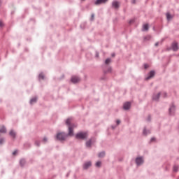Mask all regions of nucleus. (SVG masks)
<instances>
[{"label": "nucleus", "instance_id": "f257e3e1", "mask_svg": "<svg viewBox=\"0 0 179 179\" xmlns=\"http://www.w3.org/2000/svg\"><path fill=\"white\" fill-rule=\"evenodd\" d=\"M73 119L72 117H69L66 120V124L69 128L68 135L65 134V133H57V138L61 141H64L67 136H73V128L76 127V124H73L72 123Z\"/></svg>", "mask_w": 179, "mask_h": 179}, {"label": "nucleus", "instance_id": "f03ea898", "mask_svg": "<svg viewBox=\"0 0 179 179\" xmlns=\"http://www.w3.org/2000/svg\"><path fill=\"white\" fill-rule=\"evenodd\" d=\"M87 137V133H78L76 136L77 139H85Z\"/></svg>", "mask_w": 179, "mask_h": 179}, {"label": "nucleus", "instance_id": "7ed1b4c3", "mask_svg": "<svg viewBox=\"0 0 179 179\" xmlns=\"http://www.w3.org/2000/svg\"><path fill=\"white\" fill-rule=\"evenodd\" d=\"M80 80V78L79 77H76V76H73V77L71 79V83H78Z\"/></svg>", "mask_w": 179, "mask_h": 179}, {"label": "nucleus", "instance_id": "20e7f679", "mask_svg": "<svg viewBox=\"0 0 179 179\" xmlns=\"http://www.w3.org/2000/svg\"><path fill=\"white\" fill-rule=\"evenodd\" d=\"M108 0H96L95 2V5L99 6L101 4L106 3Z\"/></svg>", "mask_w": 179, "mask_h": 179}, {"label": "nucleus", "instance_id": "39448f33", "mask_svg": "<svg viewBox=\"0 0 179 179\" xmlns=\"http://www.w3.org/2000/svg\"><path fill=\"white\" fill-rule=\"evenodd\" d=\"M112 6L114 8L117 9L120 7V3L117 1H114Z\"/></svg>", "mask_w": 179, "mask_h": 179}, {"label": "nucleus", "instance_id": "423d86ee", "mask_svg": "<svg viewBox=\"0 0 179 179\" xmlns=\"http://www.w3.org/2000/svg\"><path fill=\"white\" fill-rule=\"evenodd\" d=\"M172 48L173 51L175 52L178 51V50L179 49L178 43L174 42L172 45Z\"/></svg>", "mask_w": 179, "mask_h": 179}, {"label": "nucleus", "instance_id": "0eeeda50", "mask_svg": "<svg viewBox=\"0 0 179 179\" xmlns=\"http://www.w3.org/2000/svg\"><path fill=\"white\" fill-rule=\"evenodd\" d=\"M131 107V103L130 102H125L124 103V110H129Z\"/></svg>", "mask_w": 179, "mask_h": 179}, {"label": "nucleus", "instance_id": "6e6552de", "mask_svg": "<svg viewBox=\"0 0 179 179\" xmlns=\"http://www.w3.org/2000/svg\"><path fill=\"white\" fill-rule=\"evenodd\" d=\"M136 163L138 166H139L143 163V159L141 157H138L136 159Z\"/></svg>", "mask_w": 179, "mask_h": 179}, {"label": "nucleus", "instance_id": "1a4fd4ad", "mask_svg": "<svg viewBox=\"0 0 179 179\" xmlns=\"http://www.w3.org/2000/svg\"><path fill=\"white\" fill-rule=\"evenodd\" d=\"M155 75V71H150V73H149L148 77H147L146 80H148L150 79H151L152 78H153Z\"/></svg>", "mask_w": 179, "mask_h": 179}, {"label": "nucleus", "instance_id": "9d476101", "mask_svg": "<svg viewBox=\"0 0 179 179\" xmlns=\"http://www.w3.org/2000/svg\"><path fill=\"white\" fill-rule=\"evenodd\" d=\"M9 135L13 138H15L16 136V133L15 131H14V130H10V131H9Z\"/></svg>", "mask_w": 179, "mask_h": 179}, {"label": "nucleus", "instance_id": "9b49d317", "mask_svg": "<svg viewBox=\"0 0 179 179\" xmlns=\"http://www.w3.org/2000/svg\"><path fill=\"white\" fill-rule=\"evenodd\" d=\"M0 133L1 134L6 133V127H4V126H0Z\"/></svg>", "mask_w": 179, "mask_h": 179}, {"label": "nucleus", "instance_id": "f8f14e48", "mask_svg": "<svg viewBox=\"0 0 179 179\" xmlns=\"http://www.w3.org/2000/svg\"><path fill=\"white\" fill-rule=\"evenodd\" d=\"M91 165H92V164H91L90 162H87V163H85V164H84L83 168H84L85 169H87L90 166H91Z\"/></svg>", "mask_w": 179, "mask_h": 179}, {"label": "nucleus", "instance_id": "ddd939ff", "mask_svg": "<svg viewBox=\"0 0 179 179\" xmlns=\"http://www.w3.org/2000/svg\"><path fill=\"white\" fill-rule=\"evenodd\" d=\"M149 25L148 24H144L143 26V31H148Z\"/></svg>", "mask_w": 179, "mask_h": 179}, {"label": "nucleus", "instance_id": "4468645a", "mask_svg": "<svg viewBox=\"0 0 179 179\" xmlns=\"http://www.w3.org/2000/svg\"><path fill=\"white\" fill-rule=\"evenodd\" d=\"M166 17L168 20H170L173 18V16L169 13H167Z\"/></svg>", "mask_w": 179, "mask_h": 179}, {"label": "nucleus", "instance_id": "2eb2a0df", "mask_svg": "<svg viewBox=\"0 0 179 179\" xmlns=\"http://www.w3.org/2000/svg\"><path fill=\"white\" fill-rule=\"evenodd\" d=\"M159 96H160V93L159 94H157V95H154L153 96V99L154 100H158L159 99Z\"/></svg>", "mask_w": 179, "mask_h": 179}, {"label": "nucleus", "instance_id": "dca6fc26", "mask_svg": "<svg viewBox=\"0 0 179 179\" xmlns=\"http://www.w3.org/2000/svg\"><path fill=\"white\" fill-rule=\"evenodd\" d=\"M178 169H179V166L178 165H174V166H173V171L174 172H178Z\"/></svg>", "mask_w": 179, "mask_h": 179}, {"label": "nucleus", "instance_id": "f3484780", "mask_svg": "<svg viewBox=\"0 0 179 179\" xmlns=\"http://www.w3.org/2000/svg\"><path fill=\"white\" fill-rule=\"evenodd\" d=\"M37 100V98H32V99H31L30 101V103L33 104L34 103H36Z\"/></svg>", "mask_w": 179, "mask_h": 179}, {"label": "nucleus", "instance_id": "a211bd4d", "mask_svg": "<svg viewBox=\"0 0 179 179\" xmlns=\"http://www.w3.org/2000/svg\"><path fill=\"white\" fill-rule=\"evenodd\" d=\"M91 144H92V141H91V140H90V141H87V142L86 143V146H87V148H90V147L91 146Z\"/></svg>", "mask_w": 179, "mask_h": 179}, {"label": "nucleus", "instance_id": "6ab92c4d", "mask_svg": "<svg viewBox=\"0 0 179 179\" xmlns=\"http://www.w3.org/2000/svg\"><path fill=\"white\" fill-rule=\"evenodd\" d=\"M105 156V153L103 152L99 154V157L102 158Z\"/></svg>", "mask_w": 179, "mask_h": 179}, {"label": "nucleus", "instance_id": "aec40b11", "mask_svg": "<svg viewBox=\"0 0 179 179\" xmlns=\"http://www.w3.org/2000/svg\"><path fill=\"white\" fill-rule=\"evenodd\" d=\"M110 62V58L106 59L105 62L106 64H108Z\"/></svg>", "mask_w": 179, "mask_h": 179}, {"label": "nucleus", "instance_id": "412c9836", "mask_svg": "<svg viewBox=\"0 0 179 179\" xmlns=\"http://www.w3.org/2000/svg\"><path fill=\"white\" fill-rule=\"evenodd\" d=\"M20 163V165L22 166L25 164V161L24 159H22Z\"/></svg>", "mask_w": 179, "mask_h": 179}, {"label": "nucleus", "instance_id": "4be33fe9", "mask_svg": "<svg viewBox=\"0 0 179 179\" xmlns=\"http://www.w3.org/2000/svg\"><path fill=\"white\" fill-rule=\"evenodd\" d=\"M101 165V162H96V167H100Z\"/></svg>", "mask_w": 179, "mask_h": 179}, {"label": "nucleus", "instance_id": "5701e85b", "mask_svg": "<svg viewBox=\"0 0 179 179\" xmlns=\"http://www.w3.org/2000/svg\"><path fill=\"white\" fill-rule=\"evenodd\" d=\"M39 78H40V79H44V76H43V74H40V75H39Z\"/></svg>", "mask_w": 179, "mask_h": 179}, {"label": "nucleus", "instance_id": "b1692460", "mask_svg": "<svg viewBox=\"0 0 179 179\" xmlns=\"http://www.w3.org/2000/svg\"><path fill=\"white\" fill-rule=\"evenodd\" d=\"M151 38V36H147L145 39V40H150Z\"/></svg>", "mask_w": 179, "mask_h": 179}, {"label": "nucleus", "instance_id": "393cba45", "mask_svg": "<svg viewBox=\"0 0 179 179\" xmlns=\"http://www.w3.org/2000/svg\"><path fill=\"white\" fill-rule=\"evenodd\" d=\"M17 150H15V151H14V152H13V156H15V155H17Z\"/></svg>", "mask_w": 179, "mask_h": 179}, {"label": "nucleus", "instance_id": "a878e982", "mask_svg": "<svg viewBox=\"0 0 179 179\" xmlns=\"http://www.w3.org/2000/svg\"><path fill=\"white\" fill-rule=\"evenodd\" d=\"M0 27H3V23L2 22V21H0Z\"/></svg>", "mask_w": 179, "mask_h": 179}, {"label": "nucleus", "instance_id": "bb28decb", "mask_svg": "<svg viewBox=\"0 0 179 179\" xmlns=\"http://www.w3.org/2000/svg\"><path fill=\"white\" fill-rule=\"evenodd\" d=\"M144 66L145 69H147L149 67L148 64H145Z\"/></svg>", "mask_w": 179, "mask_h": 179}, {"label": "nucleus", "instance_id": "cd10ccee", "mask_svg": "<svg viewBox=\"0 0 179 179\" xmlns=\"http://www.w3.org/2000/svg\"><path fill=\"white\" fill-rule=\"evenodd\" d=\"M143 134H144V135H147L145 129H144V130H143Z\"/></svg>", "mask_w": 179, "mask_h": 179}, {"label": "nucleus", "instance_id": "c85d7f7f", "mask_svg": "<svg viewBox=\"0 0 179 179\" xmlns=\"http://www.w3.org/2000/svg\"><path fill=\"white\" fill-rule=\"evenodd\" d=\"M120 124V120H117V124L119 125Z\"/></svg>", "mask_w": 179, "mask_h": 179}, {"label": "nucleus", "instance_id": "c756f323", "mask_svg": "<svg viewBox=\"0 0 179 179\" xmlns=\"http://www.w3.org/2000/svg\"><path fill=\"white\" fill-rule=\"evenodd\" d=\"M94 14H92V20H94Z\"/></svg>", "mask_w": 179, "mask_h": 179}, {"label": "nucleus", "instance_id": "7c9ffc66", "mask_svg": "<svg viewBox=\"0 0 179 179\" xmlns=\"http://www.w3.org/2000/svg\"><path fill=\"white\" fill-rule=\"evenodd\" d=\"M3 142V139H0V144H2V143Z\"/></svg>", "mask_w": 179, "mask_h": 179}, {"label": "nucleus", "instance_id": "2f4dec72", "mask_svg": "<svg viewBox=\"0 0 179 179\" xmlns=\"http://www.w3.org/2000/svg\"><path fill=\"white\" fill-rule=\"evenodd\" d=\"M158 45H159V42H157V43H155V46L157 47Z\"/></svg>", "mask_w": 179, "mask_h": 179}, {"label": "nucleus", "instance_id": "473e14b6", "mask_svg": "<svg viewBox=\"0 0 179 179\" xmlns=\"http://www.w3.org/2000/svg\"><path fill=\"white\" fill-rule=\"evenodd\" d=\"M163 95H164V97H166V92H164V93H163Z\"/></svg>", "mask_w": 179, "mask_h": 179}, {"label": "nucleus", "instance_id": "72a5a7b5", "mask_svg": "<svg viewBox=\"0 0 179 179\" xmlns=\"http://www.w3.org/2000/svg\"><path fill=\"white\" fill-rule=\"evenodd\" d=\"M154 141H155V138H152L151 139V142H153Z\"/></svg>", "mask_w": 179, "mask_h": 179}, {"label": "nucleus", "instance_id": "f704fd0d", "mask_svg": "<svg viewBox=\"0 0 179 179\" xmlns=\"http://www.w3.org/2000/svg\"><path fill=\"white\" fill-rule=\"evenodd\" d=\"M43 141H44V142H46V141H47V138H43Z\"/></svg>", "mask_w": 179, "mask_h": 179}, {"label": "nucleus", "instance_id": "c9c22d12", "mask_svg": "<svg viewBox=\"0 0 179 179\" xmlns=\"http://www.w3.org/2000/svg\"><path fill=\"white\" fill-rule=\"evenodd\" d=\"M132 3H136V0H133Z\"/></svg>", "mask_w": 179, "mask_h": 179}, {"label": "nucleus", "instance_id": "e433bc0d", "mask_svg": "<svg viewBox=\"0 0 179 179\" xmlns=\"http://www.w3.org/2000/svg\"><path fill=\"white\" fill-rule=\"evenodd\" d=\"M37 146H39V144L38 143V142L36 143Z\"/></svg>", "mask_w": 179, "mask_h": 179}, {"label": "nucleus", "instance_id": "4c0bfd02", "mask_svg": "<svg viewBox=\"0 0 179 179\" xmlns=\"http://www.w3.org/2000/svg\"><path fill=\"white\" fill-rule=\"evenodd\" d=\"M112 57H115V54H112Z\"/></svg>", "mask_w": 179, "mask_h": 179}, {"label": "nucleus", "instance_id": "58836bf2", "mask_svg": "<svg viewBox=\"0 0 179 179\" xmlns=\"http://www.w3.org/2000/svg\"><path fill=\"white\" fill-rule=\"evenodd\" d=\"M98 56H99V54H98V53H96V57H98Z\"/></svg>", "mask_w": 179, "mask_h": 179}, {"label": "nucleus", "instance_id": "ea45409f", "mask_svg": "<svg viewBox=\"0 0 179 179\" xmlns=\"http://www.w3.org/2000/svg\"><path fill=\"white\" fill-rule=\"evenodd\" d=\"M173 109V108H170V111Z\"/></svg>", "mask_w": 179, "mask_h": 179}, {"label": "nucleus", "instance_id": "a19ab883", "mask_svg": "<svg viewBox=\"0 0 179 179\" xmlns=\"http://www.w3.org/2000/svg\"><path fill=\"white\" fill-rule=\"evenodd\" d=\"M1 1H0V6H1Z\"/></svg>", "mask_w": 179, "mask_h": 179}]
</instances>
